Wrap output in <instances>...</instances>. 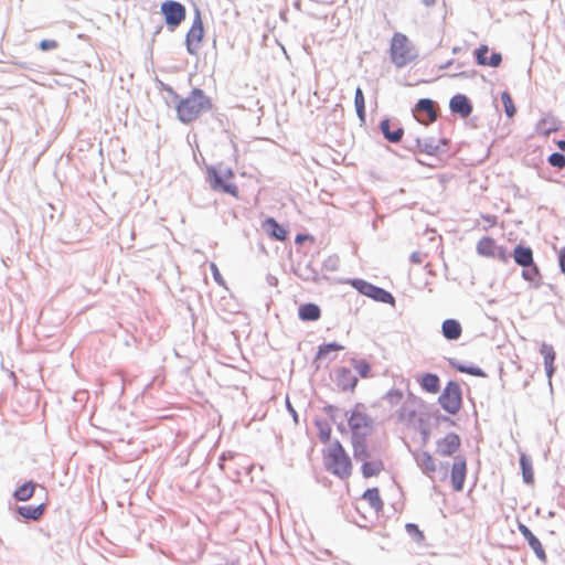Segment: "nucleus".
I'll use <instances>...</instances> for the list:
<instances>
[{"label": "nucleus", "instance_id": "nucleus-1", "mask_svg": "<svg viewBox=\"0 0 565 565\" xmlns=\"http://www.w3.org/2000/svg\"><path fill=\"white\" fill-rule=\"evenodd\" d=\"M212 107L211 98L198 87H194L186 97L179 99L174 105L177 118L185 125L195 120L200 114L211 110Z\"/></svg>", "mask_w": 565, "mask_h": 565}, {"label": "nucleus", "instance_id": "nucleus-2", "mask_svg": "<svg viewBox=\"0 0 565 565\" xmlns=\"http://www.w3.org/2000/svg\"><path fill=\"white\" fill-rule=\"evenodd\" d=\"M323 465L327 471L344 480L352 473V460L340 440L334 439L322 451Z\"/></svg>", "mask_w": 565, "mask_h": 565}, {"label": "nucleus", "instance_id": "nucleus-3", "mask_svg": "<svg viewBox=\"0 0 565 565\" xmlns=\"http://www.w3.org/2000/svg\"><path fill=\"white\" fill-rule=\"evenodd\" d=\"M234 178V170L223 162L205 167V181L213 191L238 198V188L232 182Z\"/></svg>", "mask_w": 565, "mask_h": 565}, {"label": "nucleus", "instance_id": "nucleus-4", "mask_svg": "<svg viewBox=\"0 0 565 565\" xmlns=\"http://www.w3.org/2000/svg\"><path fill=\"white\" fill-rule=\"evenodd\" d=\"M390 58L396 68H403L418 58V50L407 35L395 32L391 39Z\"/></svg>", "mask_w": 565, "mask_h": 565}, {"label": "nucleus", "instance_id": "nucleus-5", "mask_svg": "<svg viewBox=\"0 0 565 565\" xmlns=\"http://www.w3.org/2000/svg\"><path fill=\"white\" fill-rule=\"evenodd\" d=\"M364 405L358 403L350 413L345 412L348 425L351 430V437H369L374 425V419L361 412Z\"/></svg>", "mask_w": 565, "mask_h": 565}, {"label": "nucleus", "instance_id": "nucleus-6", "mask_svg": "<svg viewBox=\"0 0 565 565\" xmlns=\"http://www.w3.org/2000/svg\"><path fill=\"white\" fill-rule=\"evenodd\" d=\"M438 404L449 415H456L462 407V390L457 381L447 382L441 394L438 396Z\"/></svg>", "mask_w": 565, "mask_h": 565}, {"label": "nucleus", "instance_id": "nucleus-7", "mask_svg": "<svg viewBox=\"0 0 565 565\" xmlns=\"http://www.w3.org/2000/svg\"><path fill=\"white\" fill-rule=\"evenodd\" d=\"M161 13L169 31L173 32L186 17L185 6L179 1L166 0L161 3Z\"/></svg>", "mask_w": 565, "mask_h": 565}, {"label": "nucleus", "instance_id": "nucleus-8", "mask_svg": "<svg viewBox=\"0 0 565 565\" xmlns=\"http://www.w3.org/2000/svg\"><path fill=\"white\" fill-rule=\"evenodd\" d=\"M204 24L199 8L194 9V19L190 30L185 35V47L190 55H196L200 49V43L204 39Z\"/></svg>", "mask_w": 565, "mask_h": 565}, {"label": "nucleus", "instance_id": "nucleus-9", "mask_svg": "<svg viewBox=\"0 0 565 565\" xmlns=\"http://www.w3.org/2000/svg\"><path fill=\"white\" fill-rule=\"evenodd\" d=\"M473 58L479 66L499 67L502 63V54L497 51H491L487 44L479 45L473 51Z\"/></svg>", "mask_w": 565, "mask_h": 565}, {"label": "nucleus", "instance_id": "nucleus-10", "mask_svg": "<svg viewBox=\"0 0 565 565\" xmlns=\"http://www.w3.org/2000/svg\"><path fill=\"white\" fill-rule=\"evenodd\" d=\"M379 129L383 138L391 143H398L404 137V128L397 119L385 117L380 121Z\"/></svg>", "mask_w": 565, "mask_h": 565}, {"label": "nucleus", "instance_id": "nucleus-11", "mask_svg": "<svg viewBox=\"0 0 565 565\" xmlns=\"http://www.w3.org/2000/svg\"><path fill=\"white\" fill-rule=\"evenodd\" d=\"M332 381L335 383L337 387L341 392H354L359 379L353 372L345 366H341L334 370V376Z\"/></svg>", "mask_w": 565, "mask_h": 565}, {"label": "nucleus", "instance_id": "nucleus-12", "mask_svg": "<svg viewBox=\"0 0 565 565\" xmlns=\"http://www.w3.org/2000/svg\"><path fill=\"white\" fill-rule=\"evenodd\" d=\"M46 509L47 504L44 502L38 505H15L13 509V513L15 515V519L19 521H39L43 518Z\"/></svg>", "mask_w": 565, "mask_h": 565}, {"label": "nucleus", "instance_id": "nucleus-13", "mask_svg": "<svg viewBox=\"0 0 565 565\" xmlns=\"http://www.w3.org/2000/svg\"><path fill=\"white\" fill-rule=\"evenodd\" d=\"M467 476V461L463 456H457L455 457L451 472H450V479L452 489L457 492H460L463 490L465 481Z\"/></svg>", "mask_w": 565, "mask_h": 565}, {"label": "nucleus", "instance_id": "nucleus-14", "mask_svg": "<svg viewBox=\"0 0 565 565\" xmlns=\"http://www.w3.org/2000/svg\"><path fill=\"white\" fill-rule=\"evenodd\" d=\"M461 446V438L456 433H448L444 438L437 440L436 452L443 457L454 456Z\"/></svg>", "mask_w": 565, "mask_h": 565}, {"label": "nucleus", "instance_id": "nucleus-15", "mask_svg": "<svg viewBox=\"0 0 565 565\" xmlns=\"http://www.w3.org/2000/svg\"><path fill=\"white\" fill-rule=\"evenodd\" d=\"M518 530L522 534L524 540L527 542L529 546L532 548L537 559L543 563H546L547 555L537 536L533 534L529 526L521 522L518 523Z\"/></svg>", "mask_w": 565, "mask_h": 565}, {"label": "nucleus", "instance_id": "nucleus-16", "mask_svg": "<svg viewBox=\"0 0 565 565\" xmlns=\"http://www.w3.org/2000/svg\"><path fill=\"white\" fill-rule=\"evenodd\" d=\"M449 109L454 115L468 118L473 110V105L467 95L458 93L450 98Z\"/></svg>", "mask_w": 565, "mask_h": 565}, {"label": "nucleus", "instance_id": "nucleus-17", "mask_svg": "<svg viewBox=\"0 0 565 565\" xmlns=\"http://www.w3.org/2000/svg\"><path fill=\"white\" fill-rule=\"evenodd\" d=\"M413 142L414 145L407 147L412 151L418 150L419 152L426 153L428 156H438L445 153V149H443L440 145H436L434 137H428L425 139L416 137Z\"/></svg>", "mask_w": 565, "mask_h": 565}, {"label": "nucleus", "instance_id": "nucleus-18", "mask_svg": "<svg viewBox=\"0 0 565 565\" xmlns=\"http://www.w3.org/2000/svg\"><path fill=\"white\" fill-rule=\"evenodd\" d=\"M262 228L275 241L285 242L288 238V230L271 216H268L263 221Z\"/></svg>", "mask_w": 565, "mask_h": 565}, {"label": "nucleus", "instance_id": "nucleus-19", "mask_svg": "<svg viewBox=\"0 0 565 565\" xmlns=\"http://www.w3.org/2000/svg\"><path fill=\"white\" fill-rule=\"evenodd\" d=\"M511 256L514 259V263L520 267H526L532 265L534 262L533 249L525 244H518L513 248Z\"/></svg>", "mask_w": 565, "mask_h": 565}, {"label": "nucleus", "instance_id": "nucleus-20", "mask_svg": "<svg viewBox=\"0 0 565 565\" xmlns=\"http://www.w3.org/2000/svg\"><path fill=\"white\" fill-rule=\"evenodd\" d=\"M39 487L40 484L34 480H26L14 489V491L12 492V498L17 502L29 501L34 497L35 491Z\"/></svg>", "mask_w": 565, "mask_h": 565}, {"label": "nucleus", "instance_id": "nucleus-21", "mask_svg": "<svg viewBox=\"0 0 565 565\" xmlns=\"http://www.w3.org/2000/svg\"><path fill=\"white\" fill-rule=\"evenodd\" d=\"M417 382L423 391L436 394L440 391V379L436 373L426 372L417 376Z\"/></svg>", "mask_w": 565, "mask_h": 565}, {"label": "nucleus", "instance_id": "nucleus-22", "mask_svg": "<svg viewBox=\"0 0 565 565\" xmlns=\"http://www.w3.org/2000/svg\"><path fill=\"white\" fill-rule=\"evenodd\" d=\"M441 333L448 341H456L461 337L462 327L457 319L448 318L441 323Z\"/></svg>", "mask_w": 565, "mask_h": 565}, {"label": "nucleus", "instance_id": "nucleus-23", "mask_svg": "<svg viewBox=\"0 0 565 565\" xmlns=\"http://www.w3.org/2000/svg\"><path fill=\"white\" fill-rule=\"evenodd\" d=\"M321 317V309L315 302H306L298 308V318L305 322L318 321Z\"/></svg>", "mask_w": 565, "mask_h": 565}, {"label": "nucleus", "instance_id": "nucleus-24", "mask_svg": "<svg viewBox=\"0 0 565 565\" xmlns=\"http://www.w3.org/2000/svg\"><path fill=\"white\" fill-rule=\"evenodd\" d=\"M521 277L534 289H539L542 286V275L535 262L532 265L522 267Z\"/></svg>", "mask_w": 565, "mask_h": 565}, {"label": "nucleus", "instance_id": "nucleus-25", "mask_svg": "<svg viewBox=\"0 0 565 565\" xmlns=\"http://www.w3.org/2000/svg\"><path fill=\"white\" fill-rule=\"evenodd\" d=\"M436 102L430 98H419L415 104L413 109L414 114L424 113L427 115V119L429 122H433L437 119L438 114L435 110Z\"/></svg>", "mask_w": 565, "mask_h": 565}, {"label": "nucleus", "instance_id": "nucleus-26", "mask_svg": "<svg viewBox=\"0 0 565 565\" xmlns=\"http://www.w3.org/2000/svg\"><path fill=\"white\" fill-rule=\"evenodd\" d=\"M415 461L417 466L422 469V471L430 476L436 471L437 467L435 463V459L428 451H417L414 454Z\"/></svg>", "mask_w": 565, "mask_h": 565}, {"label": "nucleus", "instance_id": "nucleus-27", "mask_svg": "<svg viewBox=\"0 0 565 565\" xmlns=\"http://www.w3.org/2000/svg\"><path fill=\"white\" fill-rule=\"evenodd\" d=\"M519 463L523 482L527 486H532L534 483V471L531 456L525 452H521Z\"/></svg>", "mask_w": 565, "mask_h": 565}, {"label": "nucleus", "instance_id": "nucleus-28", "mask_svg": "<svg viewBox=\"0 0 565 565\" xmlns=\"http://www.w3.org/2000/svg\"><path fill=\"white\" fill-rule=\"evenodd\" d=\"M367 437H351V444L353 447V457L355 460L365 461L370 458L371 454L367 448Z\"/></svg>", "mask_w": 565, "mask_h": 565}, {"label": "nucleus", "instance_id": "nucleus-29", "mask_svg": "<svg viewBox=\"0 0 565 565\" xmlns=\"http://www.w3.org/2000/svg\"><path fill=\"white\" fill-rule=\"evenodd\" d=\"M294 273L305 281H317L319 279L318 270L313 268L311 262L306 264L298 263L294 268Z\"/></svg>", "mask_w": 565, "mask_h": 565}, {"label": "nucleus", "instance_id": "nucleus-30", "mask_svg": "<svg viewBox=\"0 0 565 565\" xmlns=\"http://www.w3.org/2000/svg\"><path fill=\"white\" fill-rule=\"evenodd\" d=\"M362 500H365L376 513L383 510L384 502L381 499L379 488H369L362 494Z\"/></svg>", "mask_w": 565, "mask_h": 565}, {"label": "nucleus", "instance_id": "nucleus-31", "mask_svg": "<svg viewBox=\"0 0 565 565\" xmlns=\"http://www.w3.org/2000/svg\"><path fill=\"white\" fill-rule=\"evenodd\" d=\"M344 347L335 341L322 343L318 347L313 363L327 359L331 352L342 351Z\"/></svg>", "mask_w": 565, "mask_h": 565}, {"label": "nucleus", "instance_id": "nucleus-32", "mask_svg": "<svg viewBox=\"0 0 565 565\" xmlns=\"http://www.w3.org/2000/svg\"><path fill=\"white\" fill-rule=\"evenodd\" d=\"M354 107H355L356 116L360 119L361 124H365V121H366L365 97H364V93L360 86H358L354 92Z\"/></svg>", "mask_w": 565, "mask_h": 565}, {"label": "nucleus", "instance_id": "nucleus-33", "mask_svg": "<svg viewBox=\"0 0 565 565\" xmlns=\"http://www.w3.org/2000/svg\"><path fill=\"white\" fill-rule=\"evenodd\" d=\"M370 299L376 302L395 306V297L393 296V294L376 285L373 288L372 294L370 295Z\"/></svg>", "mask_w": 565, "mask_h": 565}, {"label": "nucleus", "instance_id": "nucleus-34", "mask_svg": "<svg viewBox=\"0 0 565 565\" xmlns=\"http://www.w3.org/2000/svg\"><path fill=\"white\" fill-rule=\"evenodd\" d=\"M383 469H384V463L382 460H374V461L365 460L362 463L361 472H362L363 478L367 479V478L375 477V476L380 475V472Z\"/></svg>", "mask_w": 565, "mask_h": 565}, {"label": "nucleus", "instance_id": "nucleus-35", "mask_svg": "<svg viewBox=\"0 0 565 565\" xmlns=\"http://www.w3.org/2000/svg\"><path fill=\"white\" fill-rule=\"evenodd\" d=\"M497 243L490 236L482 237L477 244V252L481 256L491 257L495 253Z\"/></svg>", "mask_w": 565, "mask_h": 565}, {"label": "nucleus", "instance_id": "nucleus-36", "mask_svg": "<svg viewBox=\"0 0 565 565\" xmlns=\"http://www.w3.org/2000/svg\"><path fill=\"white\" fill-rule=\"evenodd\" d=\"M350 285L362 296L369 297L372 294L375 285L362 279V278H353L350 279Z\"/></svg>", "mask_w": 565, "mask_h": 565}, {"label": "nucleus", "instance_id": "nucleus-37", "mask_svg": "<svg viewBox=\"0 0 565 565\" xmlns=\"http://www.w3.org/2000/svg\"><path fill=\"white\" fill-rule=\"evenodd\" d=\"M315 425L318 428L319 439L324 444L330 443L332 433L331 426L323 419H316Z\"/></svg>", "mask_w": 565, "mask_h": 565}, {"label": "nucleus", "instance_id": "nucleus-38", "mask_svg": "<svg viewBox=\"0 0 565 565\" xmlns=\"http://www.w3.org/2000/svg\"><path fill=\"white\" fill-rule=\"evenodd\" d=\"M352 365L359 375L363 379H369L372 376V367L371 364L364 359H352Z\"/></svg>", "mask_w": 565, "mask_h": 565}, {"label": "nucleus", "instance_id": "nucleus-39", "mask_svg": "<svg viewBox=\"0 0 565 565\" xmlns=\"http://www.w3.org/2000/svg\"><path fill=\"white\" fill-rule=\"evenodd\" d=\"M501 102L503 104L504 113H505L507 117L508 118L514 117V115L516 114V107L513 103L511 94L508 90H503L501 93Z\"/></svg>", "mask_w": 565, "mask_h": 565}, {"label": "nucleus", "instance_id": "nucleus-40", "mask_svg": "<svg viewBox=\"0 0 565 565\" xmlns=\"http://www.w3.org/2000/svg\"><path fill=\"white\" fill-rule=\"evenodd\" d=\"M540 353L543 355L544 364H554L556 360V352L552 344L543 342L540 348Z\"/></svg>", "mask_w": 565, "mask_h": 565}, {"label": "nucleus", "instance_id": "nucleus-41", "mask_svg": "<svg viewBox=\"0 0 565 565\" xmlns=\"http://www.w3.org/2000/svg\"><path fill=\"white\" fill-rule=\"evenodd\" d=\"M405 530L408 533V535H411L415 540V542L420 543L422 541H424V533L417 524L406 523Z\"/></svg>", "mask_w": 565, "mask_h": 565}, {"label": "nucleus", "instance_id": "nucleus-42", "mask_svg": "<svg viewBox=\"0 0 565 565\" xmlns=\"http://www.w3.org/2000/svg\"><path fill=\"white\" fill-rule=\"evenodd\" d=\"M547 162L554 168L563 169L565 167V154L554 151L548 156Z\"/></svg>", "mask_w": 565, "mask_h": 565}, {"label": "nucleus", "instance_id": "nucleus-43", "mask_svg": "<svg viewBox=\"0 0 565 565\" xmlns=\"http://www.w3.org/2000/svg\"><path fill=\"white\" fill-rule=\"evenodd\" d=\"M537 130L548 135L555 130H557L556 124L554 120H550L548 118H543L537 124Z\"/></svg>", "mask_w": 565, "mask_h": 565}, {"label": "nucleus", "instance_id": "nucleus-44", "mask_svg": "<svg viewBox=\"0 0 565 565\" xmlns=\"http://www.w3.org/2000/svg\"><path fill=\"white\" fill-rule=\"evenodd\" d=\"M418 431L422 436V444L425 446L429 441L430 429H429L428 425L426 424L424 417H420L418 419Z\"/></svg>", "mask_w": 565, "mask_h": 565}, {"label": "nucleus", "instance_id": "nucleus-45", "mask_svg": "<svg viewBox=\"0 0 565 565\" xmlns=\"http://www.w3.org/2000/svg\"><path fill=\"white\" fill-rule=\"evenodd\" d=\"M403 398V392L401 390H390L384 399H386L391 405L398 404Z\"/></svg>", "mask_w": 565, "mask_h": 565}, {"label": "nucleus", "instance_id": "nucleus-46", "mask_svg": "<svg viewBox=\"0 0 565 565\" xmlns=\"http://www.w3.org/2000/svg\"><path fill=\"white\" fill-rule=\"evenodd\" d=\"M491 257L497 258L502 263H508L511 257V254L509 253L507 247L502 245H497L495 253H493Z\"/></svg>", "mask_w": 565, "mask_h": 565}, {"label": "nucleus", "instance_id": "nucleus-47", "mask_svg": "<svg viewBox=\"0 0 565 565\" xmlns=\"http://www.w3.org/2000/svg\"><path fill=\"white\" fill-rule=\"evenodd\" d=\"M38 47L43 52H49L57 49L58 42L56 40L44 39L39 42Z\"/></svg>", "mask_w": 565, "mask_h": 565}, {"label": "nucleus", "instance_id": "nucleus-48", "mask_svg": "<svg viewBox=\"0 0 565 565\" xmlns=\"http://www.w3.org/2000/svg\"><path fill=\"white\" fill-rule=\"evenodd\" d=\"M430 417H433L437 424L439 423H448L450 425H455V422L447 415H443L439 409L435 408L430 414Z\"/></svg>", "mask_w": 565, "mask_h": 565}, {"label": "nucleus", "instance_id": "nucleus-49", "mask_svg": "<svg viewBox=\"0 0 565 565\" xmlns=\"http://www.w3.org/2000/svg\"><path fill=\"white\" fill-rule=\"evenodd\" d=\"M465 373L477 377H487V373L481 367L475 364L467 365V367L465 369Z\"/></svg>", "mask_w": 565, "mask_h": 565}, {"label": "nucleus", "instance_id": "nucleus-50", "mask_svg": "<svg viewBox=\"0 0 565 565\" xmlns=\"http://www.w3.org/2000/svg\"><path fill=\"white\" fill-rule=\"evenodd\" d=\"M323 412L330 417L333 424L338 422L340 409L337 406L327 404L323 406Z\"/></svg>", "mask_w": 565, "mask_h": 565}, {"label": "nucleus", "instance_id": "nucleus-51", "mask_svg": "<svg viewBox=\"0 0 565 565\" xmlns=\"http://www.w3.org/2000/svg\"><path fill=\"white\" fill-rule=\"evenodd\" d=\"M210 268L212 270V275H213L214 280L218 285H223L224 284V279H223V277H222L217 266L214 263H211Z\"/></svg>", "mask_w": 565, "mask_h": 565}, {"label": "nucleus", "instance_id": "nucleus-52", "mask_svg": "<svg viewBox=\"0 0 565 565\" xmlns=\"http://www.w3.org/2000/svg\"><path fill=\"white\" fill-rule=\"evenodd\" d=\"M557 258L559 270L565 276V246L559 249Z\"/></svg>", "mask_w": 565, "mask_h": 565}, {"label": "nucleus", "instance_id": "nucleus-53", "mask_svg": "<svg viewBox=\"0 0 565 565\" xmlns=\"http://www.w3.org/2000/svg\"><path fill=\"white\" fill-rule=\"evenodd\" d=\"M544 369H545V374L548 379V384L552 386V377L554 376V374L556 372V366H555V364H544Z\"/></svg>", "mask_w": 565, "mask_h": 565}, {"label": "nucleus", "instance_id": "nucleus-54", "mask_svg": "<svg viewBox=\"0 0 565 565\" xmlns=\"http://www.w3.org/2000/svg\"><path fill=\"white\" fill-rule=\"evenodd\" d=\"M449 364L460 373H465V369L467 367V364H463L455 359H450Z\"/></svg>", "mask_w": 565, "mask_h": 565}, {"label": "nucleus", "instance_id": "nucleus-55", "mask_svg": "<svg viewBox=\"0 0 565 565\" xmlns=\"http://www.w3.org/2000/svg\"><path fill=\"white\" fill-rule=\"evenodd\" d=\"M323 266L328 270H331V271L337 270V268H338V259L330 257L328 260L324 262Z\"/></svg>", "mask_w": 565, "mask_h": 565}, {"label": "nucleus", "instance_id": "nucleus-56", "mask_svg": "<svg viewBox=\"0 0 565 565\" xmlns=\"http://www.w3.org/2000/svg\"><path fill=\"white\" fill-rule=\"evenodd\" d=\"M181 99L178 93L172 88V93H168V97L166 99L167 105H170V103L177 104L178 100Z\"/></svg>", "mask_w": 565, "mask_h": 565}, {"label": "nucleus", "instance_id": "nucleus-57", "mask_svg": "<svg viewBox=\"0 0 565 565\" xmlns=\"http://www.w3.org/2000/svg\"><path fill=\"white\" fill-rule=\"evenodd\" d=\"M476 75V71H459L458 73H455L454 76H459V77H462V78H470V77H473Z\"/></svg>", "mask_w": 565, "mask_h": 565}, {"label": "nucleus", "instance_id": "nucleus-58", "mask_svg": "<svg viewBox=\"0 0 565 565\" xmlns=\"http://www.w3.org/2000/svg\"><path fill=\"white\" fill-rule=\"evenodd\" d=\"M286 406H287V409L289 412V414L292 416L294 418V422L296 424H298V413L296 412V409L292 407V405L290 404L289 399L287 398L286 401Z\"/></svg>", "mask_w": 565, "mask_h": 565}, {"label": "nucleus", "instance_id": "nucleus-59", "mask_svg": "<svg viewBox=\"0 0 565 565\" xmlns=\"http://www.w3.org/2000/svg\"><path fill=\"white\" fill-rule=\"evenodd\" d=\"M307 239H313V237L310 235V234H297L296 238H295V243L296 244H301L303 241H307Z\"/></svg>", "mask_w": 565, "mask_h": 565}, {"label": "nucleus", "instance_id": "nucleus-60", "mask_svg": "<svg viewBox=\"0 0 565 565\" xmlns=\"http://www.w3.org/2000/svg\"><path fill=\"white\" fill-rule=\"evenodd\" d=\"M266 281L271 287H276L278 285V278L271 274H267Z\"/></svg>", "mask_w": 565, "mask_h": 565}, {"label": "nucleus", "instance_id": "nucleus-61", "mask_svg": "<svg viewBox=\"0 0 565 565\" xmlns=\"http://www.w3.org/2000/svg\"><path fill=\"white\" fill-rule=\"evenodd\" d=\"M409 260L413 264H419L422 262L419 253H417V252L412 253L411 257H409Z\"/></svg>", "mask_w": 565, "mask_h": 565}, {"label": "nucleus", "instance_id": "nucleus-62", "mask_svg": "<svg viewBox=\"0 0 565 565\" xmlns=\"http://www.w3.org/2000/svg\"><path fill=\"white\" fill-rule=\"evenodd\" d=\"M436 145H440V147H441L443 149H445V152H446V151H447V149H448L449 140H448L447 138H440V139L436 142Z\"/></svg>", "mask_w": 565, "mask_h": 565}, {"label": "nucleus", "instance_id": "nucleus-63", "mask_svg": "<svg viewBox=\"0 0 565 565\" xmlns=\"http://www.w3.org/2000/svg\"><path fill=\"white\" fill-rule=\"evenodd\" d=\"M228 457L232 458L233 455L232 454H228ZM227 458V455L225 452H223L220 458H218V466L221 469H224V461L225 459Z\"/></svg>", "mask_w": 565, "mask_h": 565}, {"label": "nucleus", "instance_id": "nucleus-64", "mask_svg": "<svg viewBox=\"0 0 565 565\" xmlns=\"http://www.w3.org/2000/svg\"><path fill=\"white\" fill-rule=\"evenodd\" d=\"M337 425V428L340 433H345L347 431V428H345V425L343 423V420H338L337 423H334Z\"/></svg>", "mask_w": 565, "mask_h": 565}]
</instances>
